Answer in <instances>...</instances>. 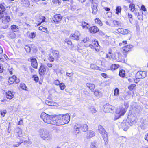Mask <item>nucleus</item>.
<instances>
[{
	"label": "nucleus",
	"mask_w": 148,
	"mask_h": 148,
	"mask_svg": "<svg viewBox=\"0 0 148 148\" xmlns=\"http://www.w3.org/2000/svg\"><path fill=\"white\" fill-rule=\"evenodd\" d=\"M66 76L68 77H71L73 75V73H68V72L66 73Z\"/></svg>",
	"instance_id": "052dcab7"
},
{
	"label": "nucleus",
	"mask_w": 148,
	"mask_h": 148,
	"mask_svg": "<svg viewBox=\"0 0 148 148\" xmlns=\"http://www.w3.org/2000/svg\"><path fill=\"white\" fill-rule=\"evenodd\" d=\"M95 134V133L94 131L90 130L87 132V135L86 137L87 139H90L92 137L94 136Z\"/></svg>",
	"instance_id": "f3484780"
},
{
	"label": "nucleus",
	"mask_w": 148,
	"mask_h": 148,
	"mask_svg": "<svg viewBox=\"0 0 148 148\" xmlns=\"http://www.w3.org/2000/svg\"><path fill=\"white\" fill-rule=\"evenodd\" d=\"M59 85L60 87V89L62 90H64L66 87L65 85L63 83H60Z\"/></svg>",
	"instance_id": "c03bdc74"
},
{
	"label": "nucleus",
	"mask_w": 148,
	"mask_h": 148,
	"mask_svg": "<svg viewBox=\"0 0 148 148\" xmlns=\"http://www.w3.org/2000/svg\"><path fill=\"white\" fill-rule=\"evenodd\" d=\"M147 125H140V127L141 129L143 130H145L147 127Z\"/></svg>",
	"instance_id": "4d7b16f0"
},
{
	"label": "nucleus",
	"mask_w": 148,
	"mask_h": 148,
	"mask_svg": "<svg viewBox=\"0 0 148 148\" xmlns=\"http://www.w3.org/2000/svg\"><path fill=\"white\" fill-rule=\"evenodd\" d=\"M33 77L34 78V80L35 81H38V80L39 78L36 75H34Z\"/></svg>",
	"instance_id": "bf43d9fd"
},
{
	"label": "nucleus",
	"mask_w": 148,
	"mask_h": 148,
	"mask_svg": "<svg viewBox=\"0 0 148 148\" xmlns=\"http://www.w3.org/2000/svg\"><path fill=\"white\" fill-rule=\"evenodd\" d=\"M53 117V115H49L45 112L41 113L40 115L41 118L45 122L51 124V121H52Z\"/></svg>",
	"instance_id": "f03ea898"
},
{
	"label": "nucleus",
	"mask_w": 148,
	"mask_h": 148,
	"mask_svg": "<svg viewBox=\"0 0 148 148\" xmlns=\"http://www.w3.org/2000/svg\"><path fill=\"white\" fill-rule=\"evenodd\" d=\"M129 8H131L130 11L133 12L135 10V5L134 4L130 5Z\"/></svg>",
	"instance_id": "8fccbe9b"
},
{
	"label": "nucleus",
	"mask_w": 148,
	"mask_h": 148,
	"mask_svg": "<svg viewBox=\"0 0 148 148\" xmlns=\"http://www.w3.org/2000/svg\"><path fill=\"white\" fill-rule=\"evenodd\" d=\"M29 37L32 38H34L36 36V32H32L29 35Z\"/></svg>",
	"instance_id": "de8ad7c7"
},
{
	"label": "nucleus",
	"mask_w": 148,
	"mask_h": 148,
	"mask_svg": "<svg viewBox=\"0 0 148 148\" xmlns=\"http://www.w3.org/2000/svg\"><path fill=\"white\" fill-rule=\"evenodd\" d=\"M136 86V85L135 84H132L130 85L128 87V88L130 90H133L135 88Z\"/></svg>",
	"instance_id": "a18cd8bd"
},
{
	"label": "nucleus",
	"mask_w": 148,
	"mask_h": 148,
	"mask_svg": "<svg viewBox=\"0 0 148 148\" xmlns=\"http://www.w3.org/2000/svg\"><path fill=\"white\" fill-rule=\"evenodd\" d=\"M48 60L50 62H53L55 60V58L51 54L49 55Z\"/></svg>",
	"instance_id": "79ce46f5"
},
{
	"label": "nucleus",
	"mask_w": 148,
	"mask_h": 148,
	"mask_svg": "<svg viewBox=\"0 0 148 148\" xmlns=\"http://www.w3.org/2000/svg\"><path fill=\"white\" fill-rule=\"evenodd\" d=\"M25 49H26V51L27 52H29L30 51V48L29 47H28L27 46H26L25 47Z\"/></svg>",
	"instance_id": "e2e57ef3"
},
{
	"label": "nucleus",
	"mask_w": 148,
	"mask_h": 148,
	"mask_svg": "<svg viewBox=\"0 0 148 148\" xmlns=\"http://www.w3.org/2000/svg\"><path fill=\"white\" fill-rule=\"evenodd\" d=\"M88 25V23H86L85 22H83L82 23V26L83 28H85L86 27L88 28V27L87 26H86V25Z\"/></svg>",
	"instance_id": "864d4df0"
},
{
	"label": "nucleus",
	"mask_w": 148,
	"mask_h": 148,
	"mask_svg": "<svg viewBox=\"0 0 148 148\" xmlns=\"http://www.w3.org/2000/svg\"><path fill=\"white\" fill-rule=\"evenodd\" d=\"M80 33L78 31L76 32L75 34H71L70 36V38L71 39L78 40L79 39V35Z\"/></svg>",
	"instance_id": "2eb2a0df"
},
{
	"label": "nucleus",
	"mask_w": 148,
	"mask_h": 148,
	"mask_svg": "<svg viewBox=\"0 0 148 148\" xmlns=\"http://www.w3.org/2000/svg\"><path fill=\"white\" fill-rule=\"evenodd\" d=\"M114 95L116 96H118L119 95V90L117 88H116L114 90Z\"/></svg>",
	"instance_id": "5fc2aeb1"
},
{
	"label": "nucleus",
	"mask_w": 148,
	"mask_h": 148,
	"mask_svg": "<svg viewBox=\"0 0 148 148\" xmlns=\"http://www.w3.org/2000/svg\"><path fill=\"white\" fill-rule=\"evenodd\" d=\"M20 87L22 89L26 90L27 88V87L26 86L25 84L24 83H21L20 84Z\"/></svg>",
	"instance_id": "58836bf2"
},
{
	"label": "nucleus",
	"mask_w": 148,
	"mask_h": 148,
	"mask_svg": "<svg viewBox=\"0 0 148 148\" xmlns=\"http://www.w3.org/2000/svg\"><path fill=\"white\" fill-rule=\"evenodd\" d=\"M119 66L118 64H113L111 66V69L112 70H114L119 67Z\"/></svg>",
	"instance_id": "473e14b6"
},
{
	"label": "nucleus",
	"mask_w": 148,
	"mask_h": 148,
	"mask_svg": "<svg viewBox=\"0 0 148 148\" xmlns=\"http://www.w3.org/2000/svg\"><path fill=\"white\" fill-rule=\"evenodd\" d=\"M45 103L46 104L49 106H54L56 104V103L54 102L47 100H46Z\"/></svg>",
	"instance_id": "bb28decb"
},
{
	"label": "nucleus",
	"mask_w": 148,
	"mask_h": 148,
	"mask_svg": "<svg viewBox=\"0 0 148 148\" xmlns=\"http://www.w3.org/2000/svg\"><path fill=\"white\" fill-rule=\"evenodd\" d=\"M31 65L33 68L36 69L38 64L36 59L35 58H30Z\"/></svg>",
	"instance_id": "dca6fc26"
},
{
	"label": "nucleus",
	"mask_w": 148,
	"mask_h": 148,
	"mask_svg": "<svg viewBox=\"0 0 148 148\" xmlns=\"http://www.w3.org/2000/svg\"><path fill=\"white\" fill-rule=\"evenodd\" d=\"M80 129L83 132H86L88 130V127L86 124L80 125Z\"/></svg>",
	"instance_id": "5701e85b"
},
{
	"label": "nucleus",
	"mask_w": 148,
	"mask_h": 148,
	"mask_svg": "<svg viewBox=\"0 0 148 148\" xmlns=\"http://www.w3.org/2000/svg\"><path fill=\"white\" fill-rule=\"evenodd\" d=\"M116 14H117L118 15H119V13H120L121 12V7L120 6H118L116 7Z\"/></svg>",
	"instance_id": "2f4dec72"
},
{
	"label": "nucleus",
	"mask_w": 148,
	"mask_h": 148,
	"mask_svg": "<svg viewBox=\"0 0 148 148\" xmlns=\"http://www.w3.org/2000/svg\"><path fill=\"white\" fill-rule=\"evenodd\" d=\"M21 5L26 7H28L30 5L29 2L28 0H21Z\"/></svg>",
	"instance_id": "aec40b11"
},
{
	"label": "nucleus",
	"mask_w": 148,
	"mask_h": 148,
	"mask_svg": "<svg viewBox=\"0 0 148 148\" xmlns=\"http://www.w3.org/2000/svg\"><path fill=\"white\" fill-rule=\"evenodd\" d=\"M112 53L111 52L109 51L108 54L106 55V58L109 59L112 58Z\"/></svg>",
	"instance_id": "6e6d98bb"
},
{
	"label": "nucleus",
	"mask_w": 148,
	"mask_h": 148,
	"mask_svg": "<svg viewBox=\"0 0 148 148\" xmlns=\"http://www.w3.org/2000/svg\"><path fill=\"white\" fill-rule=\"evenodd\" d=\"M113 107L110 105L106 104L103 106V110L106 113L110 112L113 109Z\"/></svg>",
	"instance_id": "9d476101"
},
{
	"label": "nucleus",
	"mask_w": 148,
	"mask_h": 148,
	"mask_svg": "<svg viewBox=\"0 0 148 148\" xmlns=\"http://www.w3.org/2000/svg\"><path fill=\"white\" fill-rule=\"evenodd\" d=\"M10 21V18L9 16H7L2 19V23H3L5 24V26L3 27L4 29L7 28L8 27V23Z\"/></svg>",
	"instance_id": "f8f14e48"
},
{
	"label": "nucleus",
	"mask_w": 148,
	"mask_h": 148,
	"mask_svg": "<svg viewBox=\"0 0 148 148\" xmlns=\"http://www.w3.org/2000/svg\"><path fill=\"white\" fill-rule=\"evenodd\" d=\"M117 31H115V33L118 34H121L123 35L127 34L129 33V31L127 29H125L123 28H119L117 29Z\"/></svg>",
	"instance_id": "9b49d317"
},
{
	"label": "nucleus",
	"mask_w": 148,
	"mask_h": 148,
	"mask_svg": "<svg viewBox=\"0 0 148 148\" xmlns=\"http://www.w3.org/2000/svg\"><path fill=\"white\" fill-rule=\"evenodd\" d=\"M112 56V58L114 60H118L121 58V54L118 52L114 53Z\"/></svg>",
	"instance_id": "412c9836"
},
{
	"label": "nucleus",
	"mask_w": 148,
	"mask_h": 148,
	"mask_svg": "<svg viewBox=\"0 0 148 148\" xmlns=\"http://www.w3.org/2000/svg\"><path fill=\"white\" fill-rule=\"evenodd\" d=\"M141 9L143 11H146V9L144 5H142L141 7Z\"/></svg>",
	"instance_id": "69168bd1"
},
{
	"label": "nucleus",
	"mask_w": 148,
	"mask_h": 148,
	"mask_svg": "<svg viewBox=\"0 0 148 148\" xmlns=\"http://www.w3.org/2000/svg\"><path fill=\"white\" fill-rule=\"evenodd\" d=\"M90 68L92 69H94L96 70H99V67L96 66V65L92 64L91 65Z\"/></svg>",
	"instance_id": "e433bc0d"
},
{
	"label": "nucleus",
	"mask_w": 148,
	"mask_h": 148,
	"mask_svg": "<svg viewBox=\"0 0 148 148\" xmlns=\"http://www.w3.org/2000/svg\"><path fill=\"white\" fill-rule=\"evenodd\" d=\"M39 135L45 140L50 141L52 139V135L51 133L45 129H40L38 131Z\"/></svg>",
	"instance_id": "f257e3e1"
},
{
	"label": "nucleus",
	"mask_w": 148,
	"mask_h": 148,
	"mask_svg": "<svg viewBox=\"0 0 148 148\" xmlns=\"http://www.w3.org/2000/svg\"><path fill=\"white\" fill-rule=\"evenodd\" d=\"M16 136L18 137H21L22 136L21 130L19 128H17L16 130Z\"/></svg>",
	"instance_id": "393cba45"
},
{
	"label": "nucleus",
	"mask_w": 148,
	"mask_h": 148,
	"mask_svg": "<svg viewBox=\"0 0 148 148\" xmlns=\"http://www.w3.org/2000/svg\"><path fill=\"white\" fill-rule=\"evenodd\" d=\"M92 4L91 5V8L92 10V13L94 14H96L98 11L97 7L98 5V1L92 0Z\"/></svg>",
	"instance_id": "0eeeda50"
},
{
	"label": "nucleus",
	"mask_w": 148,
	"mask_h": 148,
	"mask_svg": "<svg viewBox=\"0 0 148 148\" xmlns=\"http://www.w3.org/2000/svg\"><path fill=\"white\" fill-rule=\"evenodd\" d=\"M89 31L91 33H95L99 31V29L97 27L94 26L90 27Z\"/></svg>",
	"instance_id": "b1692460"
},
{
	"label": "nucleus",
	"mask_w": 148,
	"mask_h": 148,
	"mask_svg": "<svg viewBox=\"0 0 148 148\" xmlns=\"http://www.w3.org/2000/svg\"><path fill=\"white\" fill-rule=\"evenodd\" d=\"M52 2L54 4L59 5L61 3L60 0H53Z\"/></svg>",
	"instance_id": "f704fd0d"
},
{
	"label": "nucleus",
	"mask_w": 148,
	"mask_h": 148,
	"mask_svg": "<svg viewBox=\"0 0 148 148\" xmlns=\"http://www.w3.org/2000/svg\"><path fill=\"white\" fill-rule=\"evenodd\" d=\"M4 16V14L3 13L0 12V20L2 19Z\"/></svg>",
	"instance_id": "338daca9"
},
{
	"label": "nucleus",
	"mask_w": 148,
	"mask_h": 148,
	"mask_svg": "<svg viewBox=\"0 0 148 148\" xmlns=\"http://www.w3.org/2000/svg\"><path fill=\"white\" fill-rule=\"evenodd\" d=\"M58 92L55 90H53L49 94V96L51 99L55 98L57 97Z\"/></svg>",
	"instance_id": "a211bd4d"
},
{
	"label": "nucleus",
	"mask_w": 148,
	"mask_h": 148,
	"mask_svg": "<svg viewBox=\"0 0 148 148\" xmlns=\"http://www.w3.org/2000/svg\"><path fill=\"white\" fill-rule=\"evenodd\" d=\"M113 23L115 26H121V23L119 21H118L116 20H114L113 21Z\"/></svg>",
	"instance_id": "c9c22d12"
},
{
	"label": "nucleus",
	"mask_w": 148,
	"mask_h": 148,
	"mask_svg": "<svg viewBox=\"0 0 148 148\" xmlns=\"http://www.w3.org/2000/svg\"><path fill=\"white\" fill-rule=\"evenodd\" d=\"M125 112H126L124 108L122 107L118 108L116 111V114L118 115L117 116V117L116 118V119H117L121 116L123 115L125 113Z\"/></svg>",
	"instance_id": "1a4fd4ad"
},
{
	"label": "nucleus",
	"mask_w": 148,
	"mask_h": 148,
	"mask_svg": "<svg viewBox=\"0 0 148 148\" xmlns=\"http://www.w3.org/2000/svg\"><path fill=\"white\" fill-rule=\"evenodd\" d=\"M62 16L60 14H56L54 16L52 19L55 23H58L62 19Z\"/></svg>",
	"instance_id": "ddd939ff"
},
{
	"label": "nucleus",
	"mask_w": 148,
	"mask_h": 148,
	"mask_svg": "<svg viewBox=\"0 0 148 148\" xmlns=\"http://www.w3.org/2000/svg\"><path fill=\"white\" fill-rule=\"evenodd\" d=\"M74 133L75 135L77 134L79 132L80 129V125L77 124L74 126Z\"/></svg>",
	"instance_id": "6ab92c4d"
},
{
	"label": "nucleus",
	"mask_w": 148,
	"mask_h": 148,
	"mask_svg": "<svg viewBox=\"0 0 148 148\" xmlns=\"http://www.w3.org/2000/svg\"><path fill=\"white\" fill-rule=\"evenodd\" d=\"M16 77L14 75H13L12 77H10L9 79V81L11 82H14L16 79Z\"/></svg>",
	"instance_id": "4c0bfd02"
},
{
	"label": "nucleus",
	"mask_w": 148,
	"mask_h": 148,
	"mask_svg": "<svg viewBox=\"0 0 148 148\" xmlns=\"http://www.w3.org/2000/svg\"><path fill=\"white\" fill-rule=\"evenodd\" d=\"M22 143V142L17 143L16 144H14L13 146L14 147H18L20 145L21 143Z\"/></svg>",
	"instance_id": "13d9d810"
},
{
	"label": "nucleus",
	"mask_w": 148,
	"mask_h": 148,
	"mask_svg": "<svg viewBox=\"0 0 148 148\" xmlns=\"http://www.w3.org/2000/svg\"><path fill=\"white\" fill-rule=\"evenodd\" d=\"M86 85V86L91 90H93L95 86V85L93 84L89 83H87Z\"/></svg>",
	"instance_id": "cd10ccee"
},
{
	"label": "nucleus",
	"mask_w": 148,
	"mask_h": 148,
	"mask_svg": "<svg viewBox=\"0 0 148 148\" xmlns=\"http://www.w3.org/2000/svg\"><path fill=\"white\" fill-rule=\"evenodd\" d=\"M82 92L83 94L86 95H88L89 94V93L88 92L85 90H83L82 91Z\"/></svg>",
	"instance_id": "0e129e2a"
},
{
	"label": "nucleus",
	"mask_w": 148,
	"mask_h": 148,
	"mask_svg": "<svg viewBox=\"0 0 148 148\" xmlns=\"http://www.w3.org/2000/svg\"><path fill=\"white\" fill-rule=\"evenodd\" d=\"M60 115H53L52 121H51V124L56 125H62L60 118Z\"/></svg>",
	"instance_id": "7ed1b4c3"
},
{
	"label": "nucleus",
	"mask_w": 148,
	"mask_h": 148,
	"mask_svg": "<svg viewBox=\"0 0 148 148\" xmlns=\"http://www.w3.org/2000/svg\"><path fill=\"white\" fill-rule=\"evenodd\" d=\"M46 71V68L44 66L41 65L40 68L39 72V74L41 75H43Z\"/></svg>",
	"instance_id": "4be33fe9"
},
{
	"label": "nucleus",
	"mask_w": 148,
	"mask_h": 148,
	"mask_svg": "<svg viewBox=\"0 0 148 148\" xmlns=\"http://www.w3.org/2000/svg\"><path fill=\"white\" fill-rule=\"evenodd\" d=\"M62 125L68 123L70 121V116L69 114H60Z\"/></svg>",
	"instance_id": "39448f33"
},
{
	"label": "nucleus",
	"mask_w": 148,
	"mask_h": 148,
	"mask_svg": "<svg viewBox=\"0 0 148 148\" xmlns=\"http://www.w3.org/2000/svg\"><path fill=\"white\" fill-rule=\"evenodd\" d=\"M95 22L99 24L100 25L102 26V23L101 21L98 18H97L95 20Z\"/></svg>",
	"instance_id": "603ef678"
},
{
	"label": "nucleus",
	"mask_w": 148,
	"mask_h": 148,
	"mask_svg": "<svg viewBox=\"0 0 148 148\" xmlns=\"http://www.w3.org/2000/svg\"><path fill=\"white\" fill-rule=\"evenodd\" d=\"M98 130L99 133L101 134L104 141L106 142V143L108 141L107 133L103 127L101 125H99Z\"/></svg>",
	"instance_id": "20e7f679"
},
{
	"label": "nucleus",
	"mask_w": 148,
	"mask_h": 148,
	"mask_svg": "<svg viewBox=\"0 0 148 148\" xmlns=\"http://www.w3.org/2000/svg\"><path fill=\"white\" fill-rule=\"evenodd\" d=\"M40 18L42 20L39 23H38V25H40L43 22L45 21V17L44 16H41L40 17Z\"/></svg>",
	"instance_id": "09e8293b"
},
{
	"label": "nucleus",
	"mask_w": 148,
	"mask_h": 148,
	"mask_svg": "<svg viewBox=\"0 0 148 148\" xmlns=\"http://www.w3.org/2000/svg\"><path fill=\"white\" fill-rule=\"evenodd\" d=\"M5 10V8L1 4H0V12L3 13L2 12L4 11Z\"/></svg>",
	"instance_id": "49530a36"
},
{
	"label": "nucleus",
	"mask_w": 148,
	"mask_h": 148,
	"mask_svg": "<svg viewBox=\"0 0 148 148\" xmlns=\"http://www.w3.org/2000/svg\"><path fill=\"white\" fill-rule=\"evenodd\" d=\"M90 148H97V145L95 143H92L90 146Z\"/></svg>",
	"instance_id": "3c124183"
},
{
	"label": "nucleus",
	"mask_w": 148,
	"mask_h": 148,
	"mask_svg": "<svg viewBox=\"0 0 148 148\" xmlns=\"http://www.w3.org/2000/svg\"><path fill=\"white\" fill-rule=\"evenodd\" d=\"M90 42H89L88 44V46L91 49H95L96 52H98L99 51V45L97 41H94L92 42V44H90Z\"/></svg>",
	"instance_id": "423d86ee"
},
{
	"label": "nucleus",
	"mask_w": 148,
	"mask_h": 148,
	"mask_svg": "<svg viewBox=\"0 0 148 148\" xmlns=\"http://www.w3.org/2000/svg\"><path fill=\"white\" fill-rule=\"evenodd\" d=\"M84 43H88V44L89 42H91L89 38L86 37V38H84L83 40H82Z\"/></svg>",
	"instance_id": "ea45409f"
},
{
	"label": "nucleus",
	"mask_w": 148,
	"mask_h": 148,
	"mask_svg": "<svg viewBox=\"0 0 148 148\" xmlns=\"http://www.w3.org/2000/svg\"><path fill=\"white\" fill-rule=\"evenodd\" d=\"M145 140L148 141V133L145 135Z\"/></svg>",
	"instance_id": "774afa93"
},
{
	"label": "nucleus",
	"mask_w": 148,
	"mask_h": 148,
	"mask_svg": "<svg viewBox=\"0 0 148 148\" xmlns=\"http://www.w3.org/2000/svg\"><path fill=\"white\" fill-rule=\"evenodd\" d=\"M90 110L92 113H95L97 112V110L93 106H91L89 108Z\"/></svg>",
	"instance_id": "a19ab883"
},
{
	"label": "nucleus",
	"mask_w": 148,
	"mask_h": 148,
	"mask_svg": "<svg viewBox=\"0 0 148 148\" xmlns=\"http://www.w3.org/2000/svg\"><path fill=\"white\" fill-rule=\"evenodd\" d=\"M94 94L95 96L99 97H100V94L101 93L99 91V90L97 89L95 90L94 91Z\"/></svg>",
	"instance_id": "c756f323"
},
{
	"label": "nucleus",
	"mask_w": 148,
	"mask_h": 148,
	"mask_svg": "<svg viewBox=\"0 0 148 148\" xmlns=\"http://www.w3.org/2000/svg\"><path fill=\"white\" fill-rule=\"evenodd\" d=\"M125 72L124 70H121L120 71L119 75L121 77H123L125 76Z\"/></svg>",
	"instance_id": "72a5a7b5"
},
{
	"label": "nucleus",
	"mask_w": 148,
	"mask_h": 148,
	"mask_svg": "<svg viewBox=\"0 0 148 148\" xmlns=\"http://www.w3.org/2000/svg\"><path fill=\"white\" fill-rule=\"evenodd\" d=\"M39 30H41L44 32H46L47 31V28L44 27L42 26H40L39 27Z\"/></svg>",
	"instance_id": "37998d69"
},
{
	"label": "nucleus",
	"mask_w": 148,
	"mask_h": 148,
	"mask_svg": "<svg viewBox=\"0 0 148 148\" xmlns=\"http://www.w3.org/2000/svg\"><path fill=\"white\" fill-rule=\"evenodd\" d=\"M147 74L146 71H139L136 73V77L138 79L143 78L146 77Z\"/></svg>",
	"instance_id": "6e6552de"
},
{
	"label": "nucleus",
	"mask_w": 148,
	"mask_h": 148,
	"mask_svg": "<svg viewBox=\"0 0 148 148\" xmlns=\"http://www.w3.org/2000/svg\"><path fill=\"white\" fill-rule=\"evenodd\" d=\"M6 96L7 99L10 100L13 97V95L10 91L6 93Z\"/></svg>",
	"instance_id": "a878e982"
},
{
	"label": "nucleus",
	"mask_w": 148,
	"mask_h": 148,
	"mask_svg": "<svg viewBox=\"0 0 148 148\" xmlns=\"http://www.w3.org/2000/svg\"><path fill=\"white\" fill-rule=\"evenodd\" d=\"M52 54L54 58H57L59 57V53L58 51H53Z\"/></svg>",
	"instance_id": "c85d7f7f"
},
{
	"label": "nucleus",
	"mask_w": 148,
	"mask_h": 148,
	"mask_svg": "<svg viewBox=\"0 0 148 148\" xmlns=\"http://www.w3.org/2000/svg\"><path fill=\"white\" fill-rule=\"evenodd\" d=\"M54 84L57 85H60V82L58 80H55L54 82Z\"/></svg>",
	"instance_id": "680f3d73"
},
{
	"label": "nucleus",
	"mask_w": 148,
	"mask_h": 148,
	"mask_svg": "<svg viewBox=\"0 0 148 148\" xmlns=\"http://www.w3.org/2000/svg\"><path fill=\"white\" fill-rule=\"evenodd\" d=\"M11 28L13 31L16 32L18 31V28L16 25H12L11 26Z\"/></svg>",
	"instance_id": "7c9ffc66"
},
{
	"label": "nucleus",
	"mask_w": 148,
	"mask_h": 148,
	"mask_svg": "<svg viewBox=\"0 0 148 148\" xmlns=\"http://www.w3.org/2000/svg\"><path fill=\"white\" fill-rule=\"evenodd\" d=\"M132 47V45H128L127 46H124L122 48L123 50V53L126 56V54H125L127 52L129 51L130 49Z\"/></svg>",
	"instance_id": "4468645a"
}]
</instances>
